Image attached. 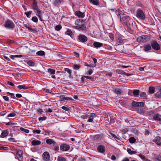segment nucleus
I'll return each mask as SVG.
<instances>
[{"mask_svg":"<svg viewBox=\"0 0 161 161\" xmlns=\"http://www.w3.org/2000/svg\"><path fill=\"white\" fill-rule=\"evenodd\" d=\"M8 134V133L7 130H4L1 133L0 136L2 138H4Z\"/></svg>","mask_w":161,"mask_h":161,"instance_id":"a878e982","label":"nucleus"},{"mask_svg":"<svg viewBox=\"0 0 161 161\" xmlns=\"http://www.w3.org/2000/svg\"><path fill=\"white\" fill-rule=\"evenodd\" d=\"M117 72L118 73L121 74V75H124L125 74V72L123 71L122 70H117Z\"/></svg>","mask_w":161,"mask_h":161,"instance_id":"5fc2aeb1","label":"nucleus"},{"mask_svg":"<svg viewBox=\"0 0 161 161\" xmlns=\"http://www.w3.org/2000/svg\"><path fill=\"white\" fill-rule=\"evenodd\" d=\"M32 20L35 22H37L38 21V19L36 16L33 17L31 19Z\"/></svg>","mask_w":161,"mask_h":161,"instance_id":"49530a36","label":"nucleus"},{"mask_svg":"<svg viewBox=\"0 0 161 161\" xmlns=\"http://www.w3.org/2000/svg\"><path fill=\"white\" fill-rule=\"evenodd\" d=\"M94 46L96 48H98L103 46V44L96 42H95L93 43Z\"/></svg>","mask_w":161,"mask_h":161,"instance_id":"5701e85b","label":"nucleus"},{"mask_svg":"<svg viewBox=\"0 0 161 161\" xmlns=\"http://www.w3.org/2000/svg\"><path fill=\"white\" fill-rule=\"evenodd\" d=\"M140 96L143 98H145L147 97V95L145 92H142L140 93Z\"/></svg>","mask_w":161,"mask_h":161,"instance_id":"58836bf2","label":"nucleus"},{"mask_svg":"<svg viewBox=\"0 0 161 161\" xmlns=\"http://www.w3.org/2000/svg\"><path fill=\"white\" fill-rule=\"evenodd\" d=\"M4 25L6 28L8 29H13L14 27V23L9 20H7L5 22Z\"/></svg>","mask_w":161,"mask_h":161,"instance_id":"20e7f679","label":"nucleus"},{"mask_svg":"<svg viewBox=\"0 0 161 161\" xmlns=\"http://www.w3.org/2000/svg\"><path fill=\"white\" fill-rule=\"evenodd\" d=\"M98 0H90V2L91 3H92L93 4L97 5L99 4Z\"/></svg>","mask_w":161,"mask_h":161,"instance_id":"c756f323","label":"nucleus"},{"mask_svg":"<svg viewBox=\"0 0 161 161\" xmlns=\"http://www.w3.org/2000/svg\"><path fill=\"white\" fill-rule=\"evenodd\" d=\"M127 152L129 154H131V155L135 154L136 153V151H132L130 148L127 149Z\"/></svg>","mask_w":161,"mask_h":161,"instance_id":"2f4dec72","label":"nucleus"},{"mask_svg":"<svg viewBox=\"0 0 161 161\" xmlns=\"http://www.w3.org/2000/svg\"><path fill=\"white\" fill-rule=\"evenodd\" d=\"M42 156L43 157V160H44L47 161L49 160L50 155L48 152H44L43 153Z\"/></svg>","mask_w":161,"mask_h":161,"instance_id":"ddd939ff","label":"nucleus"},{"mask_svg":"<svg viewBox=\"0 0 161 161\" xmlns=\"http://www.w3.org/2000/svg\"><path fill=\"white\" fill-rule=\"evenodd\" d=\"M155 159H156V161H161V155L158 156Z\"/></svg>","mask_w":161,"mask_h":161,"instance_id":"3c124183","label":"nucleus"},{"mask_svg":"<svg viewBox=\"0 0 161 161\" xmlns=\"http://www.w3.org/2000/svg\"><path fill=\"white\" fill-rule=\"evenodd\" d=\"M65 33L66 35L69 36H71L72 34V32L70 30H68L66 32H65Z\"/></svg>","mask_w":161,"mask_h":161,"instance_id":"37998d69","label":"nucleus"},{"mask_svg":"<svg viewBox=\"0 0 161 161\" xmlns=\"http://www.w3.org/2000/svg\"><path fill=\"white\" fill-rule=\"evenodd\" d=\"M23 57L21 55H12L11 56V58L12 59H14V58H21Z\"/></svg>","mask_w":161,"mask_h":161,"instance_id":"ea45409f","label":"nucleus"},{"mask_svg":"<svg viewBox=\"0 0 161 161\" xmlns=\"http://www.w3.org/2000/svg\"><path fill=\"white\" fill-rule=\"evenodd\" d=\"M97 151L101 153H104L105 151V147L103 145H99L97 148Z\"/></svg>","mask_w":161,"mask_h":161,"instance_id":"4468645a","label":"nucleus"},{"mask_svg":"<svg viewBox=\"0 0 161 161\" xmlns=\"http://www.w3.org/2000/svg\"><path fill=\"white\" fill-rule=\"evenodd\" d=\"M54 150L56 151H57L59 150V147L58 146H55L54 147Z\"/></svg>","mask_w":161,"mask_h":161,"instance_id":"e2e57ef3","label":"nucleus"},{"mask_svg":"<svg viewBox=\"0 0 161 161\" xmlns=\"http://www.w3.org/2000/svg\"><path fill=\"white\" fill-rule=\"evenodd\" d=\"M16 115V114L14 113H11L9 114L8 116V117H14Z\"/></svg>","mask_w":161,"mask_h":161,"instance_id":"bf43d9fd","label":"nucleus"},{"mask_svg":"<svg viewBox=\"0 0 161 161\" xmlns=\"http://www.w3.org/2000/svg\"><path fill=\"white\" fill-rule=\"evenodd\" d=\"M109 133L114 138H116L117 139L119 140L120 138V137L119 136H117L116 135H115L112 132H110Z\"/></svg>","mask_w":161,"mask_h":161,"instance_id":"79ce46f5","label":"nucleus"},{"mask_svg":"<svg viewBox=\"0 0 161 161\" xmlns=\"http://www.w3.org/2000/svg\"><path fill=\"white\" fill-rule=\"evenodd\" d=\"M64 70L65 71L67 72L68 73H69L70 75H71V70L70 69L67 68H65L64 69Z\"/></svg>","mask_w":161,"mask_h":161,"instance_id":"de8ad7c7","label":"nucleus"},{"mask_svg":"<svg viewBox=\"0 0 161 161\" xmlns=\"http://www.w3.org/2000/svg\"><path fill=\"white\" fill-rule=\"evenodd\" d=\"M46 142L49 145H55L56 144V142L52 139H47L46 140Z\"/></svg>","mask_w":161,"mask_h":161,"instance_id":"412c9836","label":"nucleus"},{"mask_svg":"<svg viewBox=\"0 0 161 161\" xmlns=\"http://www.w3.org/2000/svg\"><path fill=\"white\" fill-rule=\"evenodd\" d=\"M23 151L22 150H19L17 152V157L20 161H22L23 160Z\"/></svg>","mask_w":161,"mask_h":161,"instance_id":"0eeeda50","label":"nucleus"},{"mask_svg":"<svg viewBox=\"0 0 161 161\" xmlns=\"http://www.w3.org/2000/svg\"><path fill=\"white\" fill-rule=\"evenodd\" d=\"M129 142L131 143H134L136 141V140L134 137H132L130 138L129 139Z\"/></svg>","mask_w":161,"mask_h":161,"instance_id":"c9c22d12","label":"nucleus"},{"mask_svg":"<svg viewBox=\"0 0 161 161\" xmlns=\"http://www.w3.org/2000/svg\"><path fill=\"white\" fill-rule=\"evenodd\" d=\"M16 97L18 98H21L22 97V95L19 93L17 94L16 95Z\"/></svg>","mask_w":161,"mask_h":161,"instance_id":"338daca9","label":"nucleus"},{"mask_svg":"<svg viewBox=\"0 0 161 161\" xmlns=\"http://www.w3.org/2000/svg\"><path fill=\"white\" fill-rule=\"evenodd\" d=\"M60 149L63 151H67L70 149V146L66 144H64L60 146Z\"/></svg>","mask_w":161,"mask_h":161,"instance_id":"1a4fd4ad","label":"nucleus"},{"mask_svg":"<svg viewBox=\"0 0 161 161\" xmlns=\"http://www.w3.org/2000/svg\"><path fill=\"white\" fill-rule=\"evenodd\" d=\"M3 98L6 101H9V97L7 96H3Z\"/></svg>","mask_w":161,"mask_h":161,"instance_id":"680f3d73","label":"nucleus"},{"mask_svg":"<svg viewBox=\"0 0 161 161\" xmlns=\"http://www.w3.org/2000/svg\"><path fill=\"white\" fill-rule=\"evenodd\" d=\"M62 108L64 110L68 111L69 110V108L63 106L62 107Z\"/></svg>","mask_w":161,"mask_h":161,"instance_id":"052dcab7","label":"nucleus"},{"mask_svg":"<svg viewBox=\"0 0 161 161\" xmlns=\"http://www.w3.org/2000/svg\"><path fill=\"white\" fill-rule=\"evenodd\" d=\"M58 161H67L66 158L63 157L59 156L58 157Z\"/></svg>","mask_w":161,"mask_h":161,"instance_id":"cd10ccee","label":"nucleus"},{"mask_svg":"<svg viewBox=\"0 0 161 161\" xmlns=\"http://www.w3.org/2000/svg\"><path fill=\"white\" fill-rule=\"evenodd\" d=\"M20 129L21 130L25 132V133H28L29 132V130L28 129H25L23 127H20Z\"/></svg>","mask_w":161,"mask_h":161,"instance_id":"4c0bfd02","label":"nucleus"},{"mask_svg":"<svg viewBox=\"0 0 161 161\" xmlns=\"http://www.w3.org/2000/svg\"><path fill=\"white\" fill-rule=\"evenodd\" d=\"M139 92L140 91L139 90H134L133 92V93L134 95L135 96H138Z\"/></svg>","mask_w":161,"mask_h":161,"instance_id":"f704fd0d","label":"nucleus"},{"mask_svg":"<svg viewBox=\"0 0 161 161\" xmlns=\"http://www.w3.org/2000/svg\"><path fill=\"white\" fill-rule=\"evenodd\" d=\"M36 54L39 56H43L45 55V52L43 51H38Z\"/></svg>","mask_w":161,"mask_h":161,"instance_id":"7c9ffc66","label":"nucleus"},{"mask_svg":"<svg viewBox=\"0 0 161 161\" xmlns=\"http://www.w3.org/2000/svg\"><path fill=\"white\" fill-rule=\"evenodd\" d=\"M151 49V46L149 44H147L144 45V50L145 51H149Z\"/></svg>","mask_w":161,"mask_h":161,"instance_id":"6ab92c4d","label":"nucleus"},{"mask_svg":"<svg viewBox=\"0 0 161 161\" xmlns=\"http://www.w3.org/2000/svg\"><path fill=\"white\" fill-rule=\"evenodd\" d=\"M60 98V100L61 101H63L64 100H69L73 101L74 99L71 97H67L65 95H61L59 96H58Z\"/></svg>","mask_w":161,"mask_h":161,"instance_id":"9b49d317","label":"nucleus"},{"mask_svg":"<svg viewBox=\"0 0 161 161\" xmlns=\"http://www.w3.org/2000/svg\"><path fill=\"white\" fill-rule=\"evenodd\" d=\"M41 143V141L37 140H33L31 142V144L33 146L39 145Z\"/></svg>","mask_w":161,"mask_h":161,"instance_id":"aec40b11","label":"nucleus"},{"mask_svg":"<svg viewBox=\"0 0 161 161\" xmlns=\"http://www.w3.org/2000/svg\"><path fill=\"white\" fill-rule=\"evenodd\" d=\"M8 149V147H0V150H7Z\"/></svg>","mask_w":161,"mask_h":161,"instance_id":"6e6d98bb","label":"nucleus"},{"mask_svg":"<svg viewBox=\"0 0 161 161\" xmlns=\"http://www.w3.org/2000/svg\"><path fill=\"white\" fill-rule=\"evenodd\" d=\"M153 141L155 142L158 145H161V138L160 137H156L153 140Z\"/></svg>","mask_w":161,"mask_h":161,"instance_id":"2eb2a0df","label":"nucleus"},{"mask_svg":"<svg viewBox=\"0 0 161 161\" xmlns=\"http://www.w3.org/2000/svg\"><path fill=\"white\" fill-rule=\"evenodd\" d=\"M151 45L152 48L155 50H158L160 49L159 45L155 41H152L151 42Z\"/></svg>","mask_w":161,"mask_h":161,"instance_id":"39448f33","label":"nucleus"},{"mask_svg":"<svg viewBox=\"0 0 161 161\" xmlns=\"http://www.w3.org/2000/svg\"><path fill=\"white\" fill-rule=\"evenodd\" d=\"M76 15L81 18H83L85 16L84 13H82L79 11H77L75 12Z\"/></svg>","mask_w":161,"mask_h":161,"instance_id":"f3484780","label":"nucleus"},{"mask_svg":"<svg viewBox=\"0 0 161 161\" xmlns=\"http://www.w3.org/2000/svg\"><path fill=\"white\" fill-rule=\"evenodd\" d=\"M32 8L33 9L36 11L38 10V7L37 5V2L36 0H34L32 6Z\"/></svg>","mask_w":161,"mask_h":161,"instance_id":"dca6fc26","label":"nucleus"},{"mask_svg":"<svg viewBox=\"0 0 161 161\" xmlns=\"http://www.w3.org/2000/svg\"><path fill=\"white\" fill-rule=\"evenodd\" d=\"M93 72V71L92 69H90L89 70L88 72V74H87L88 75H91Z\"/></svg>","mask_w":161,"mask_h":161,"instance_id":"774afa93","label":"nucleus"},{"mask_svg":"<svg viewBox=\"0 0 161 161\" xmlns=\"http://www.w3.org/2000/svg\"><path fill=\"white\" fill-rule=\"evenodd\" d=\"M48 72L51 74H53L55 73V71L54 69H48Z\"/></svg>","mask_w":161,"mask_h":161,"instance_id":"a19ab883","label":"nucleus"},{"mask_svg":"<svg viewBox=\"0 0 161 161\" xmlns=\"http://www.w3.org/2000/svg\"><path fill=\"white\" fill-rule=\"evenodd\" d=\"M116 13L118 17L120 18V21L122 23H124L127 27L130 28L132 22V19L124 14L122 11H117Z\"/></svg>","mask_w":161,"mask_h":161,"instance_id":"f257e3e1","label":"nucleus"},{"mask_svg":"<svg viewBox=\"0 0 161 161\" xmlns=\"http://www.w3.org/2000/svg\"><path fill=\"white\" fill-rule=\"evenodd\" d=\"M114 92L115 93L117 94H120L121 92V89L119 88H116L114 89Z\"/></svg>","mask_w":161,"mask_h":161,"instance_id":"473e14b6","label":"nucleus"},{"mask_svg":"<svg viewBox=\"0 0 161 161\" xmlns=\"http://www.w3.org/2000/svg\"><path fill=\"white\" fill-rule=\"evenodd\" d=\"M32 11H30L27 12H25V14L26 15L27 17L28 18L30 17V15L32 13Z\"/></svg>","mask_w":161,"mask_h":161,"instance_id":"c03bdc74","label":"nucleus"},{"mask_svg":"<svg viewBox=\"0 0 161 161\" xmlns=\"http://www.w3.org/2000/svg\"><path fill=\"white\" fill-rule=\"evenodd\" d=\"M78 39L82 42H85L88 40L87 37L83 35H80L78 36Z\"/></svg>","mask_w":161,"mask_h":161,"instance_id":"9d476101","label":"nucleus"},{"mask_svg":"<svg viewBox=\"0 0 161 161\" xmlns=\"http://www.w3.org/2000/svg\"><path fill=\"white\" fill-rule=\"evenodd\" d=\"M155 95L158 97H161V88L155 94Z\"/></svg>","mask_w":161,"mask_h":161,"instance_id":"72a5a7b5","label":"nucleus"},{"mask_svg":"<svg viewBox=\"0 0 161 161\" xmlns=\"http://www.w3.org/2000/svg\"><path fill=\"white\" fill-rule=\"evenodd\" d=\"M7 93L9 94V95H11L12 98H14L15 97V96L14 95V94L9 92H8Z\"/></svg>","mask_w":161,"mask_h":161,"instance_id":"0e129e2a","label":"nucleus"},{"mask_svg":"<svg viewBox=\"0 0 161 161\" xmlns=\"http://www.w3.org/2000/svg\"><path fill=\"white\" fill-rule=\"evenodd\" d=\"M136 16L141 19H144L145 18V15L142 11L139 9L137 11Z\"/></svg>","mask_w":161,"mask_h":161,"instance_id":"423d86ee","label":"nucleus"},{"mask_svg":"<svg viewBox=\"0 0 161 161\" xmlns=\"http://www.w3.org/2000/svg\"><path fill=\"white\" fill-rule=\"evenodd\" d=\"M83 22L80 19L76 20L75 22V24L77 25L76 29H78L85 30L86 29V26L83 24Z\"/></svg>","mask_w":161,"mask_h":161,"instance_id":"7ed1b4c3","label":"nucleus"},{"mask_svg":"<svg viewBox=\"0 0 161 161\" xmlns=\"http://www.w3.org/2000/svg\"><path fill=\"white\" fill-rule=\"evenodd\" d=\"M27 64L30 66L33 67L35 66V63L31 60H29L27 62Z\"/></svg>","mask_w":161,"mask_h":161,"instance_id":"c85d7f7f","label":"nucleus"},{"mask_svg":"<svg viewBox=\"0 0 161 161\" xmlns=\"http://www.w3.org/2000/svg\"><path fill=\"white\" fill-rule=\"evenodd\" d=\"M96 116V115L95 114L92 113L89 115V117L87 121L89 122H92L93 121V118L95 117Z\"/></svg>","mask_w":161,"mask_h":161,"instance_id":"a211bd4d","label":"nucleus"},{"mask_svg":"<svg viewBox=\"0 0 161 161\" xmlns=\"http://www.w3.org/2000/svg\"><path fill=\"white\" fill-rule=\"evenodd\" d=\"M132 105L134 107H142L144 106V103L143 102H136L133 101L132 102Z\"/></svg>","mask_w":161,"mask_h":161,"instance_id":"6e6552de","label":"nucleus"},{"mask_svg":"<svg viewBox=\"0 0 161 161\" xmlns=\"http://www.w3.org/2000/svg\"><path fill=\"white\" fill-rule=\"evenodd\" d=\"M63 0H53V4L54 6H58L63 1Z\"/></svg>","mask_w":161,"mask_h":161,"instance_id":"4be33fe9","label":"nucleus"},{"mask_svg":"<svg viewBox=\"0 0 161 161\" xmlns=\"http://www.w3.org/2000/svg\"><path fill=\"white\" fill-rule=\"evenodd\" d=\"M41 132V130H33V133H36L38 134L40 133Z\"/></svg>","mask_w":161,"mask_h":161,"instance_id":"864d4df0","label":"nucleus"},{"mask_svg":"<svg viewBox=\"0 0 161 161\" xmlns=\"http://www.w3.org/2000/svg\"><path fill=\"white\" fill-rule=\"evenodd\" d=\"M153 119L155 120H161V115L156 114L153 117Z\"/></svg>","mask_w":161,"mask_h":161,"instance_id":"b1692460","label":"nucleus"},{"mask_svg":"<svg viewBox=\"0 0 161 161\" xmlns=\"http://www.w3.org/2000/svg\"><path fill=\"white\" fill-rule=\"evenodd\" d=\"M7 84L13 86H14V84L12 82H11L9 81H8L7 82Z\"/></svg>","mask_w":161,"mask_h":161,"instance_id":"69168bd1","label":"nucleus"},{"mask_svg":"<svg viewBox=\"0 0 161 161\" xmlns=\"http://www.w3.org/2000/svg\"><path fill=\"white\" fill-rule=\"evenodd\" d=\"M24 26L26 28L32 32H37V29L36 28H32L31 26L29 24H25Z\"/></svg>","mask_w":161,"mask_h":161,"instance_id":"f8f14e48","label":"nucleus"},{"mask_svg":"<svg viewBox=\"0 0 161 161\" xmlns=\"http://www.w3.org/2000/svg\"><path fill=\"white\" fill-rule=\"evenodd\" d=\"M117 42L120 43H122L123 42V40L120 37H119L118 38Z\"/></svg>","mask_w":161,"mask_h":161,"instance_id":"09e8293b","label":"nucleus"},{"mask_svg":"<svg viewBox=\"0 0 161 161\" xmlns=\"http://www.w3.org/2000/svg\"><path fill=\"white\" fill-rule=\"evenodd\" d=\"M62 28L61 25H58L55 27V29L57 31H59Z\"/></svg>","mask_w":161,"mask_h":161,"instance_id":"a18cd8bd","label":"nucleus"},{"mask_svg":"<svg viewBox=\"0 0 161 161\" xmlns=\"http://www.w3.org/2000/svg\"><path fill=\"white\" fill-rule=\"evenodd\" d=\"M46 119V117L43 116L42 117H39L38 118V119L39 120H42V121H43L45 120Z\"/></svg>","mask_w":161,"mask_h":161,"instance_id":"13d9d810","label":"nucleus"},{"mask_svg":"<svg viewBox=\"0 0 161 161\" xmlns=\"http://www.w3.org/2000/svg\"><path fill=\"white\" fill-rule=\"evenodd\" d=\"M80 66L77 64H75L74 66V68L75 69H78L80 68Z\"/></svg>","mask_w":161,"mask_h":161,"instance_id":"603ef678","label":"nucleus"},{"mask_svg":"<svg viewBox=\"0 0 161 161\" xmlns=\"http://www.w3.org/2000/svg\"><path fill=\"white\" fill-rule=\"evenodd\" d=\"M149 92L150 93H153L154 92L155 89L153 87L150 86L149 88Z\"/></svg>","mask_w":161,"mask_h":161,"instance_id":"e433bc0d","label":"nucleus"},{"mask_svg":"<svg viewBox=\"0 0 161 161\" xmlns=\"http://www.w3.org/2000/svg\"><path fill=\"white\" fill-rule=\"evenodd\" d=\"M138 156L143 160H145L146 159L145 156L143 155L139 154Z\"/></svg>","mask_w":161,"mask_h":161,"instance_id":"4d7b16f0","label":"nucleus"},{"mask_svg":"<svg viewBox=\"0 0 161 161\" xmlns=\"http://www.w3.org/2000/svg\"><path fill=\"white\" fill-rule=\"evenodd\" d=\"M18 88L20 89H27L28 88V87L27 86H26L25 85H19L17 86Z\"/></svg>","mask_w":161,"mask_h":161,"instance_id":"bb28decb","label":"nucleus"},{"mask_svg":"<svg viewBox=\"0 0 161 161\" xmlns=\"http://www.w3.org/2000/svg\"><path fill=\"white\" fill-rule=\"evenodd\" d=\"M35 12L36 13V15L40 19H41V15L42 13L41 11L39 9H38V10H36V11H35Z\"/></svg>","mask_w":161,"mask_h":161,"instance_id":"393cba45","label":"nucleus"},{"mask_svg":"<svg viewBox=\"0 0 161 161\" xmlns=\"http://www.w3.org/2000/svg\"><path fill=\"white\" fill-rule=\"evenodd\" d=\"M81 118H82L83 119L88 118L89 117V115L88 114H85L83 115H82L81 116Z\"/></svg>","mask_w":161,"mask_h":161,"instance_id":"8fccbe9b","label":"nucleus"},{"mask_svg":"<svg viewBox=\"0 0 161 161\" xmlns=\"http://www.w3.org/2000/svg\"><path fill=\"white\" fill-rule=\"evenodd\" d=\"M150 39V36L148 35H143L140 36L138 37L136 39V41L137 42H146L149 41Z\"/></svg>","mask_w":161,"mask_h":161,"instance_id":"f03ea898","label":"nucleus"}]
</instances>
